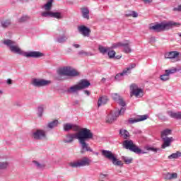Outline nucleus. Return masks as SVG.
Masks as SVG:
<instances>
[{
    "mask_svg": "<svg viewBox=\"0 0 181 181\" xmlns=\"http://www.w3.org/2000/svg\"><path fill=\"white\" fill-rule=\"evenodd\" d=\"M74 139H78L81 145V153L83 154L85 152H93V148L87 144V141L94 139V134L91 132V130L87 128H82L77 133L67 134L65 136V139H63V142L64 144H72V142H74Z\"/></svg>",
    "mask_w": 181,
    "mask_h": 181,
    "instance_id": "f257e3e1",
    "label": "nucleus"
},
{
    "mask_svg": "<svg viewBox=\"0 0 181 181\" xmlns=\"http://www.w3.org/2000/svg\"><path fill=\"white\" fill-rule=\"evenodd\" d=\"M4 45H6L8 47L11 53L14 54H20L21 56H24L25 57H33V59H39L45 56L44 53H42L39 51H30V52H23L15 41L7 39L3 42Z\"/></svg>",
    "mask_w": 181,
    "mask_h": 181,
    "instance_id": "f03ea898",
    "label": "nucleus"
},
{
    "mask_svg": "<svg viewBox=\"0 0 181 181\" xmlns=\"http://www.w3.org/2000/svg\"><path fill=\"white\" fill-rule=\"evenodd\" d=\"M180 23L174 21H163L161 23H156L154 25L151 26L150 29L158 33L160 32H165V30H169L172 28H176L180 26Z\"/></svg>",
    "mask_w": 181,
    "mask_h": 181,
    "instance_id": "7ed1b4c3",
    "label": "nucleus"
},
{
    "mask_svg": "<svg viewBox=\"0 0 181 181\" xmlns=\"http://www.w3.org/2000/svg\"><path fill=\"white\" fill-rule=\"evenodd\" d=\"M90 86H91L90 81L87 79H82L78 84L74 85L67 89L66 92L69 94L77 93V91L84 90V88H88Z\"/></svg>",
    "mask_w": 181,
    "mask_h": 181,
    "instance_id": "20e7f679",
    "label": "nucleus"
},
{
    "mask_svg": "<svg viewBox=\"0 0 181 181\" xmlns=\"http://www.w3.org/2000/svg\"><path fill=\"white\" fill-rule=\"evenodd\" d=\"M123 146L125 149H129L131 152H134L137 155H144V153H148L146 151H142V149L139 148L136 145L134 144L132 140L126 139L123 142Z\"/></svg>",
    "mask_w": 181,
    "mask_h": 181,
    "instance_id": "39448f33",
    "label": "nucleus"
},
{
    "mask_svg": "<svg viewBox=\"0 0 181 181\" xmlns=\"http://www.w3.org/2000/svg\"><path fill=\"white\" fill-rule=\"evenodd\" d=\"M101 153L103 156L106 158V159L112 160V164L115 165V166H120V168L124 166V163H122L121 160H118L115 156V154H114L112 151L108 150H102Z\"/></svg>",
    "mask_w": 181,
    "mask_h": 181,
    "instance_id": "423d86ee",
    "label": "nucleus"
},
{
    "mask_svg": "<svg viewBox=\"0 0 181 181\" xmlns=\"http://www.w3.org/2000/svg\"><path fill=\"white\" fill-rule=\"evenodd\" d=\"M59 76H68L69 77H78L80 72L76 69H70L69 66H64L57 71Z\"/></svg>",
    "mask_w": 181,
    "mask_h": 181,
    "instance_id": "0eeeda50",
    "label": "nucleus"
},
{
    "mask_svg": "<svg viewBox=\"0 0 181 181\" xmlns=\"http://www.w3.org/2000/svg\"><path fill=\"white\" fill-rule=\"evenodd\" d=\"M90 163H91V160H90L87 157H83L79 161L69 163V166L71 168H81L83 166H90Z\"/></svg>",
    "mask_w": 181,
    "mask_h": 181,
    "instance_id": "6e6552de",
    "label": "nucleus"
},
{
    "mask_svg": "<svg viewBox=\"0 0 181 181\" xmlns=\"http://www.w3.org/2000/svg\"><path fill=\"white\" fill-rule=\"evenodd\" d=\"M49 84H52V81L46 79H39L36 78L32 80V85L34 87H46V86H49Z\"/></svg>",
    "mask_w": 181,
    "mask_h": 181,
    "instance_id": "1a4fd4ad",
    "label": "nucleus"
},
{
    "mask_svg": "<svg viewBox=\"0 0 181 181\" xmlns=\"http://www.w3.org/2000/svg\"><path fill=\"white\" fill-rule=\"evenodd\" d=\"M42 18H55V19H63V15L60 12L44 11L41 13Z\"/></svg>",
    "mask_w": 181,
    "mask_h": 181,
    "instance_id": "9d476101",
    "label": "nucleus"
},
{
    "mask_svg": "<svg viewBox=\"0 0 181 181\" xmlns=\"http://www.w3.org/2000/svg\"><path fill=\"white\" fill-rule=\"evenodd\" d=\"M112 49H117V47H124L123 52H124V53H131V52H132L131 46H129V43L128 42L123 43L119 42L117 43L112 44Z\"/></svg>",
    "mask_w": 181,
    "mask_h": 181,
    "instance_id": "9b49d317",
    "label": "nucleus"
},
{
    "mask_svg": "<svg viewBox=\"0 0 181 181\" xmlns=\"http://www.w3.org/2000/svg\"><path fill=\"white\" fill-rule=\"evenodd\" d=\"M32 136L36 141H42L46 138V132L42 129H37L36 132H33Z\"/></svg>",
    "mask_w": 181,
    "mask_h": 181,
    "instance_id": "f8f14e48",
    "label": "nucleus"
},
{
    "mask_svg": "<svg viewBox=\"0 0 181 181\" xmlns=\"http://www.w3.org/2000/svg\"><path fill=\"white\" fill-rule=\"evenodd\" d=\"M78 31L81 35H83L84 37H89L91 30L90 28L86 26V25H79L78 26Z\"/></svg>",
    "mask_w": 181,
    "mask_h": 181,
    "instance_id": "ddd939ff",
    "label": "nucleus"
},
{
    "mask_svg": "<svg viewBox=\"0 0 181 181\" xmlns=\"http://www.w3.org/2000/svg\"><path fill=\"white\" fill-rule=\"evenodd\" d=\"M112 100L117 103V104H119V105H120L121 107H125L127 105V103H125V101H124V99L122 98V97H121V95H119V94L112 93Z\"/></svg>",
    "mask_w": 181,
    "mask_h": 181,
    "instance_id": "4468645a",
    "label": "nucleus"
},
{
    "mask_svg": "<svg viewBox=\"0 0 181 181\" xmlns=\"http://www.w3.org/2000/svg\"><path fill=\"white\" fill-rule=\"evenodd\" d=\"M163 141V144L161 145L162 149H165V148H168L172 145L173 141H175L173 137H161Z\"/></svg>",
    "mask_w": 181,
    "mask_h": 181,
    "instance_id": "2eb2a0df",
    "label": "nucleus"
},
{
    "mask_svg": "<svg viewBox=\"0 0 181 181\" xmlns=\"http://www.w3.org/2000/svg\"><path fill=\"white\" fill-rule=\"evenodd\" d=\"M130 89L132 90L133 95H135L136 97H139V95L144 93V90L141 88H138L134 83L131 85Z\"/></svg>",
    "mask_w": 181,
    "mask_h": 181,
    "instance_id": "dca6fc26",
    "label": "nucleus"
},
{
    "mask_svg": "<svg viewBox=\"0 0 181 181\" xmlns=\"http://www.w3.org/2000/svg\"><path fill=\"white\" fill-rule=\"evenodd\" d=\"M167 114L170 117V118H174V119H181V112H175L173 111H167Z\"/></svg>",
    "mask_w": 181,
    "mask_h": 181,
    "instance_id": "f3484780",
    "label": "nucleus"
},
{
    "mask_svg": "<svg viewBox=\"0 0 181 181\" xmlns=\"http://www.w3.org/2000/svg\"><path fill=\"white\" fill-rule=\"evenodd\" d=\"M163 177L165 180H172V179H176L177 177V174L176 173H166L163 175Z\"/></svg>",
    "mask_w": 181,
    "mask_h": 181,
    "instance_id": "a211bd4d",
    "label": "nucleus"
},
{
    "mask_svg": "<svg viewBox=\"0 0 181 181\" xmlns=\"http://www.w3.org/2000/svg\"><path fill=\"white\" fill-rule=\"evenodd\" d=\"M180 54L177 51H172L165 54V59H176Z\"/></svg>",
    "mask_w": 181,
    "mask_h": 181,
    "instance_id": "6ab92c4d",
    "label": "nucleus"
},
{
    "mask_svg": "<svg viewBox=\"0 0 181 181\" xmlns=\"http://www.w3.org/2000/svg\"><path fill=\"white\" fill-rule=\"evenodd\" d=\"M127 71L123 70L122 73L117 74L115 76V81H122L124 76H128Z\"/></svg>",
    "mask_w": 181,
    "mask_h": 181,
    "instance_id": "aec40b11",
    "label": "nucleus"
},
{
    "mask_svg": "<svg viewBox=\"0 0 181 181\" xmlns=\"http://www.w3.org/2000/svg\"><path fill=\"white\" fill-rule=\"evenodd\" d=\"M108 96H100L98 100V107H101V105H105L108 103Z\"/></svg>",
    "mask_w": 181,
    "mask_h": 181,
    "instance_id": "412c9836",
    "label": "nucleus"
},
{
    "mask_svg": "<svg viewBox=\"0 0 181 181\" xmlns=\"http://www.w3.org/2000/svg\"><path fill=\"white\" fill-rule=\"evenodd\" d=\"M68 39H69V36L63 34V35H60L57 38H55V42H57V43H66Z\"/></svg>",
    "mask_w": 181,
    "mask_h": 181,
    "instance_id": "4be33fe9",
    "label": "nucleus"
},
{
    "mask_svg": "<svg viewBox=\"0 0 181 181\" xmlns=\"http://www.w3.org/2000/svg\"><path fill=\"white\" fill-rule=\"evenodd\" d=\"M119 135L124 139H128V138H129V132L127 129H120L119 131Z\"/></svg>",
    "mask_w": 181,
    "mask_h": 181,
    "instance_id": "5701e85b",
    "label": "nucleus"
},
{
    "mask_svg": "<svg viewBox=\"0 0 181 181\" xmlns=\"http://www.w3.org/2000/svg\"><path fill=\"white\" fill-rule=\"evenodd\" d=\"M117 118H118V116L116 115L115 112L113 115H108L106 117V122L108 124H112L114 121L117 120Z\"/></svg>",
    "mask_w": 181,
    "mask_h": 181,
    "instance_id": "b1692460",
    "label": "nucleus"
},
{
    "mask_svg": "<svg viewBox=\"0 0 181 181\" xmlns=\"http://www.w3.org/2000/svg\"><path fill=\"white\" fill-rule=\"evenodd\" d=\"M43 112H45V105H41L38 106L37 108V115L40 118H42V117H43Z\"/></svg>",
    "mask_w": 181,
    "mask_h": 181,
    "instance_id": "393cba45",
    "label": "nucleus"
},
{
    "mask_svg": "<svg viewBox=\"0 0 181 181\" xmlns=\"http://www.w3.org/2000/svg\"><path fill=\"white\" fill-rule=\"evenodd\" d=\"M53 6V2L51 0H48L47 2L44 5L43 8L47 12H50Z\"/></svg>",
    "mask_w": 181,
    "mask_h": 181,
    "instance_id": "a878e982",
    "label": "nucleus"
},
{
    "mask_svg": "<svg viewBox=\"0 0 181 181\" xmlns=\"http://www.w3.org/2000/svg\"><path fill=\"white\" fill-rule=\"evenodd\" d=\"M81 12L83 18L85 19H90V10H88V8H82Z\"/></svg>",
    "mask_w": 181,
    "mask_h": 181,
    "instance_id": "bb28decb",
    "label": "nucleus"
},
{
    "mask_svg": "<svg viewBox=\"0 0 181 181\" xmlns=\"http://www.w3.org/2000/svg\"><path fill=\"white\" fill-rule=\"evenodd\" d=\"M172 135V129H165L161 132V138H168V136Z\"/></svg>",
    "mask_w": 181,
    "mask_h": 181,
    "instance_id": "cd10ccee",
    "label": "nucleus"
},
{
    "mask_svg": "<svg viewBox=\"0 0 181 181\" xmlns=\"http://www.w3.org/2000/svg\"><path fill=\"white\" fill-rule=\"evenodd\" d=\"M125 18H129L132 16V18H138V13H136L135 11H129L128 13H127L124 15Z\"/></svg>",
    "mask_w": 181,
    "mask_h": 181,
    "instance_id": "c85d7f7f",
    "label": "nucleus"
},
{
    "mask_svg": "<svg viewBox=\"0 0 181 181\" xmlns=\"http://www.w3.org/2000/svg\"><path fill=\"white\" fill-rule=\"evenodd\" d=\"M57 125H59V120L55 119L48 123L47 127V128H49V129H53V128H54L55 127H57Z\"/></svg>",
    "mask_w": 181,
    "mask_h": 181,
    "instance_id": "c756f323",
    "label": "nucleus"
},
{
    "mask_svg": "<svg viewBox=\"0 0 181 181\" xmlns=\"http://www.w3.org/2000/svg\"><path fill=\"white\" fill-rule=\"evenodd\" d=\"M1 28H4V29H6L8 26H11V24L12 23L11 20L7 19L5 21H1Z\"/></svg>",
    "mask_w": 181,
    "mask_h": 181,
    "instance_id": "7c9ffc66",
    "label": "nucleus"
},
{
    "mask_svg": "<svg viewBox=\"0 0 181 181\" xmlns=\"http://www.w3.org/2000/svg\"><path fill=\"white\" fill-rule=\"evenodd\" d=\"M181 157V152L177 151L176 153H172L168 156V159H177Z\"/></svg>",
    "mask_w": 181,
    "mask_h": 181,
    "instance_id": "2f4dec72",
    "label": "nucleus"
},
{
    "mask_svg": "<svg viewBox=\"0 0 181 181\" xmlns=\"http://www.w3.org/2000/svg\"><path fill=\"white\" fill-rule=\"evenodd\" d=\"M64 131L65 132H69L70 129H72L73 128V124L66 123L63 125Z\"/></svg>",
    "mask_w": 181,
    "mask_h": 181,
    "instance_id": "473e14b6",
    "label": "nucleus"
},
{
    "mask_svg": "<svg viewBox=\"0 0 181 181\" xmlns=\"http://www.w3.org/2000/svg\"><path fill=\"white\" fill-rule=\"evenodd\" d=\"M9 168V162L8 161H1V170H5Z\"/></svg>",
    "mask_w": 181,
    "mask_h": 181,
    "instance_id": "72a5a7b5",
    "label": "nucleus"
},
{
    "mask_svg": "<svg viewBox=\"0 0 181 181\" xmlns=\"http://www.w3.org/2000/svg\"><path fill=\"white\" fill-rule=\"evenodd\" d=\"M122 160H124V162L126 165H130V163H132V160H134V159L132 158H129L126 156H122Z\"/></svg>",
    "mask_w": 181,
    "mask_h": 181,
    "instance_id": "f704fd0d",
    "label": "nucleus"
},
{
    "mask_svg": "<svg viewBox=\"0 0 181 181\" xmlns=\"http://www.w3.org/2000/svg\"><path fill=\"white\" fill-rule=\"evenodd\" d=\"M177 71H179V70L177 68H173L165 70V73H167L168 76H170V74H175V73H177Z\"/></svg>",
    "mask_w": 181,
    "mask_h": 181,
    "instance_id": "c9c22d12",
    "label": "nucleus"
},
{
    "mask_svg": "<svg viewBox=\"0 0 181 181\" xmlns=\"http://www.w3.org/2000/svg\"><path fill=\"white\" fill-rule=\"evenodd\" d=\"M148 118H149L148 115H139L137 117V121L139 122H141V121H145V120L148 119Z\"/></svg>",
    "mask_w": 181,
    "mask_h": 181,
    "instance_id": "e433bc0d",
    "label": "nucleus"
},
{
    "mask_svg": "<svg viewBox=\"0 0 181 181\" xmlns=\"http://www.w3.org/2000/svg\"><path fill=\"white\" fill-rule=\"evenodd\" d=\"M135 67H136V64H131L129 65V67H127L126 69H124V71H127V74H131V70H132V69H135Z\"/></svg>",
    "mask_w": 181,
    "mask_h": 181,
    "instance_id": "4c0bfd02",
    "label": "nucleus"
},
{
    "mask_svg": "<svg viewBox=\"0 0 181 181\" xmlns=\"http://www.w3.org/2000/svg\"><path fill=\"white\" fill-rule=\"evenodd\" d=\"M33 163L35 165V166L37 168V169H44L45 168V165L41 164L40 163L33 160Z\"/></svg>",
    "mask_w": 181,
    "mask_h": 181,
    "instance_id": "58836bf2",
    "label": "nucleus"
},
{
    "mask_svg": "<svg viewBox=\"0 0 181 181\" xmlns=\"http://www.w3.org/2000/svg\"><path fill=\"white\" fill-rule=\"evenodd\" d=\"M27 21H29V16H23L22 17H21L18 22L19 23H23L24 22H27Z\"/></svg>",
    "mask_w": 181,
    "mask_h": 181,
    "instance_id": "ea45409f",
    "label": "nucleus"
},
{
    "mask_svg": "<svg viewBox=\"0 0 181 181\" xmlns=\"http://www.w3.org/2000/svg\"><path fill=\"white\" fill-rule=\"evenodd\" d=\"M78 54H79V56H93L91 52H87L84 50L79 51Z\"/></svg>",
    "mask_w": 181,
    "mask_h": 181,
    "instance_id": "a19ab883",
    "label": "nucleus"
},
{
    "mask_svg": "<svg viewBox=\"0 0 181 181\" xmlns=\"http://www.w3.org/2000/svg\"><path fill=\"white\" fill-rule=\"evenodd\" d=\"M145 149H146V151H151V152H155L156 153L158 152V151H159V148H156L151 146H146Z\"/></svg>",
    "mask_w": 181,
    "mask_h": 181,
    "instance_id": "79ce46f5",
    "label": "nucleus"
},
{
    "mask_svg": "<svg viewBox=\"0 0 181 181\" xmlns=\"http://www.w3.org/2000/svg\"><path fill=\"white\" fill-rule=\"evenodd\" d=\"M116 52L115 50H109L107 52V56L109 59H114L115 57Z\"/></svg>",
    "mask_w": 181,
    "mask_h": 181,
    "instance_id": "37998d69",
    "label": "nucleus"
},
{
    "mask_svg": "<svg viewBox=\"0 0 181 181\" xmlns=\"http://www.w3.org/2000/svg\"><path fill=\"white\" fill-rule=\"evenodd\" d=\"M160 79L162 81H168V80H169V76L167 73H165V74L160 76Z\"/></svg>",
    "mask_w": 181,
    "mask_h": 181,
    "instance_id": "c03bdc74",
    "label": "nucleus"
},
{
    "mask_svg": "<svg viewBox=\"0 0 181 181\" xmlns=\"http://www.w3.org/2000/svg\"><path fill=\"white\" fill-rule=\"evenodd\" d=\"M126 110H127V108L122 106L121 109L118 112H115L116 113V115L117 117H119V115H122V114H124V112H125Z\"/></svg>",
    "mask_w": 181,
    "mask_h": 181,
    "instance_id": "a18cd8bd",
    "label": "nucleus"
},
{
    "mask_svg": "<svg viewBox=\"0 0 181 181\" xmlns=\"http://www.w3.org/2000/svg\"><path fill=\"white\" fill-rule=\"evenodd\" d=\"M156 117H158V118H159L161 121H168V117H166V116H165V115L163 113H158L156 115Z\"/></svg>",
    "mask_w": 181,
    "mask_h": 181,
    "instance_id": "49530a36",
    "label": "nucleus"
},
{
    "mask_svg": "<svg viewBox=\"0 0 181 181\" xmlns=\"http://www.w3.org/2000/svg\"><path fill=\"white\" fill-rule=\"evenodd\" d=\"M72 129L75 132H80V131H81V128L80 127V126L74 124H72Z\"/></svg>",
    "mask_w": 181,
    "mask_h": 181,
    "instance_id": "de8ad7c7",
    "label": "nucleus"
},
{
    "mask_svg": "<svg viewBox=\"0 0 181 181\" xmlns=\"http://www.w3.org/2000/svg\"><path fill=\"white\" fill-rule=\"evenodd\" d=\"M98 49H99V52L100 53H103V54H105V53H107V52H108V49H107V48H105L101 45L99 46Z\"/></svg>",
    "mask_w": 181,
    "mask_h": 181,
    "instance_id": "09e8293b",
    "label": "nucleus"
},
{
    "mask_svg": "<svg viewBox=\"0 0 181 181\" xmlns=\"http://www.w3.org/2000/svg\"><path fill=\"white\" fill-rule=\"evenodd\" d=\"M129 124H135L136 122H138V117L136 118H129L128 120Z\"/></svg>",
    "mask_w": 181,
    "mask_h": 181,
    "instance_id": "8fccbe9b",
    "label": "nucleus"
},
{
    "mask_svg": "<svg viewBox=\"0 0 181 181\" xmlns=\"http://www.w3.org/2000/svg\"><path fill=\"white\" fill-rule=\"evenodd\" d=\"M62 75H59L55 76V80H57V81H63V78L62 77Z\"/></svg>",
    "mask_w": 181,
    "mask_h": 181,
    "instance_id": "3c124183",
    "label": "nucleus"
},
{
    "mask_svg": "<svg viewBox=\"0 0 181 181\" xmlns=\"http://www.w3.org/2000/svg\"><path fill=\"white\" fill-rule=\"evenodd\" d=\"M100 179H105V177H108V175L107 174H103V173H101L100 174Z\"/></svg>",
    "mask_w": 181,
    "mask_h": 181,
    "instance_id": "603ef678",
    "label": "nucleus"
},
{
    "mask_svg": "<svg viewBox=\"0 0 181 181\" xmlns=\"http://www.w3.org/2000/svg\"><path fill=\"white\" fill-rule=\"evenodd\" d=\"M155 42H156V38H155V37L150 38V43H155Z\"/></svg>",
    "mask_w": 181,
    "mask_h": 181,
    "instance_id": "864d4df0",
    "label": "nucleus"
},
{
    "mask_svg": "<svg viewBox=\"0 0 181 181\" xmlns=\"http://www.w3.org/2000/svg\"><path fill=\"white\" fill-rule=\"evenodd\" d=\"M174 11H177L178 12H181V5H179L177 8H174Z\"/></svg>",
    "mask_w": 181,
    "mask_h": 181,
    "instance_id": "5fc2aeb1",
    "label": "nucleus"
},
{
    "mask_svg": "<svg viewBox=\"0 0 181 181\" xmlns=\"http://www.w3.org/2000/svg\"><path fill=\"white\" fill-rule=\"evenodd\" d=\"M6 83H7V84H8V86H11V84H12V83H13V81H12V79L8 78V79H7Z\"/></svg>",
    "mask_w": 181,
    "mask_h": 181,
    "instance_id": "6e6d98bb",
    "label": "nucleus"
},
{
    "mask_svg": "<svg viewBox=\"0 0 181 181\" xmlns=\"http://www.w3.org/2000/svg\"><path fill=\"white\" fill-rule=\"evenodd\" d=\"M78 104H80V101L78 100H74L73 102V105H78Z\"/></svg>",
    "mask_w": 181,
    "mask_h": 181,
    "instance_id": "4d7b16f0",
    "label": "nucleus"
},
{
    "mask_svg": "<svg viewBox=\"0 0 181 181\" xmlns=\"http://www.w3.org/2000/svg\"><path fill=\"white\" fill-rule=\"evenodd\" d=\"M72 46L74 47H75L76 49H78V47H80V45H78V44H74V45H72Z\"/></svg>",
    "mask_w": 181,
    "mask_h": 181,
    "instance_id": "13d9d810",
    "label": "nucleus"
},
{
    "mask_svg": "<svg viewBox=\"0 0 181 181\" xmlns=\"http://www.w3.org/2000/svg\"><path fill=\"white\" fill-rule=\"evenodd\" d=\"M143 2H145V4H151L152 2V0H142Z\"/></svg>",
    "mask_w": 181,
    "mask_h": 181,
    "instance_id": "bf43d9fd",
    "label": "nucleus"
},
{
    "mask_svg": "<svg viewBox=\"0 0 181 181\" xmlns=\"http://www.w3.org/2000/svg\"><path fill=\"white\" fill-rule=\"evenodd\" d=\"M57 30H58V32H60L61 30H63V32H64V33H66V30H64L63 28H59L58 29H57Z\"/></svg>",
    "mask_w": 181,
    "mask_h": 181,
    "instance_id": "052dcab7",
    "label": "nucleus"
},
{
    "mask_svg": "<svg viewBox=\"0 0 181 181\" xmlns=\"http://www.w3.org/2000/svg\"><path fill=\"white\" fill-rule=\"evenodd\" d=\"M121 57H122V56H119V55L115 56V55L114 59H117V60H118V59H121Z\"/></svg>",
    "mask_w": 181,
    "mask_h": 181,
    "instance_id": "680f3d73",
    "label": "nucleus"
},
{
    "mask_svg": "<svg viewBox=\"0 0 181 181\" xmlns=\"http://www.w3.org/2000/svg\"><path fill=\"white\" fill-rule=\"evenodd\" d=\"M85 94H87L88 95H90V91L85 90H83Z\"/></svg>",
    "mask_w": 181,
    "mask_h": 181,
    "instance_id": "e2e57ef3",
    "label": "nucleus"
},
{
    "mask_svg": "<svg viewBox=\"0 0 181 181\" xmlns=\"http://www.w3.org/2000/svg\"><path fill=\"white\" fill-rule=\"evenodd\" d=\"M90 152H92V153H93V155H96L97 156H98V152H95V151H93V150H92V151H90Z\"/></svg>",
    "mask_w": 181,
    "mask_h": 181,
    "instance_id": "0e129e2a",
    "label": "nucleus"
},
{
    "mask_svg": "<svg viewBox=\"0 0 181 181\" xmlns=\"http://www.w3.org/2000/svg\"><path fill=\"white\" fill-rule=\"evenodd\" d=\"M142 132H141V130H137L136 132H134V134H141Z\"/></svg>",
    "mask_w": 181,
    "mask_h": 181,
    "instance_id": "69168bd1",
    "label": "nucleus"
},
{
    "mask_svg": "<svg viewBox=\"0 0 181 181\" xmlns=\"http://www.w3.org/2000/svg\"><path fill=\"white\" fill-rule=\"evenodd\" d=\"M105 80H106L105 78H103L101 79V82H102V83H104V82H105Z\"/></svg>",
    "mask_w": 181,
    "mask_h": 181,
    "instance_id": "338daca9",
    "label": "nucleus"
},
{
    "mask_svg": "<svg viewBox=\"0 0 181 181\" xmlns=\"http://www.w3.org/2000/svg\"><path fill=\"white\" fill-rule=\"evenodd\" d=\"M7 145H12V143H11V142H7Z\"/></svg>",
    "mask_w": 181,
    "mask_h": 181,
    "instance_id": "774afa93",
    "label": "nucleus"
}]
</instances>
